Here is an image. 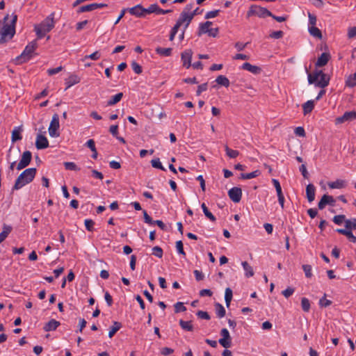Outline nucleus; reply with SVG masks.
Listing matches in <instances>:
<instances>
[{
	"label": "nucleus",
	"instance_id": "f257e3e1",
	"mask_svg": "<svg viewBox=\"0 0 356 356\" xmlns=\"http://www.w3.org/2000/svg\"><path fill=\"white\" fill-rule=\"evenodd\" d=\"M9 15H6L4 18V22L1 33L0 43H3L6 41V38L8 37L11 39L15 34V26L17 21V15L15 13L11 15V19L8 22Z\"/></svg>",
	"mask_w": 356,
	"mask_h": 356
},
{
	"label": "nucleus",
	"instance_id": "e2e57ef3",
	"mask_svg": "<svg viewBox=\"0 0 356 356\" xmlns=\"http://www.w3.org/2000/svg\"><path fill=\"white\" fill-rule=\"evenodd\" d=\"M143 218L145 222L149 224V225H153L154 220L152 218L148 215L147 212L145 210H143Z\"/></svg>",
	"mask_w": 356,
	"mask_h": 356
},
{
	"label": "nucleus",
	"instance_id": "20e7f679",
	"mask_svg": "<svg viewBox=\"0 0 356 356\" xmlns=\"http://www.w3.org/2000/svg\"><path fill=\"white\" fill-rule=\"evenodd\" d=\"M308 82L309 84L314 83L316 86L324 88L329 85L330 76L322 70H316L308 74Z\"/></svg>",
	"mask_w": 356,
	"mask_h": 356
},
{
	"label": "nucleus",
	"instance_id": "e433bc0d",
	"mask_svg": "<svg viewBox=\"0 0 356 356\" xmlns=\"http://www.w3.org/2000/svg\"><path fill=\"white\" fill-rule=\"evenodd\" d=\"M159 6L156 3L151 4L147 8H144L145 15L146 14L156 13L158 15Z\"/></svg>",
	"mask_w": 356,
	"mask_h": 356
},
{
	"label": "nucleus",
	"instance_id": "6e6d98bb",
	"mask_svg": "<svg viewBox=\"0 0 356 356\" xmlns=\"http://www.w3.org/2000/svg\"><path fill=\"white\" fill-rule=\"evenodd\" d=\"M196 314L198 316V318L202 319L209 320L211 318L207 312L200 310L197 312Z\"/></svg>",
	"mask_w": 356,
	"mask_h": 356
},
{
	"label": "nucleus",
	"instance_id": "37998d69",
	"mask_svg": "<svg viewBox=\"0 0 356 356\" xmlns=\"http://www.w3.org/2000/svg\"><path fill=\"white\" fill-rule=\"evenodd\" d=\"M152 166L154 168L160 169L161 170L165 171V168L163 166L160 159L159 158L152 159L151 161Z\"/></svg>",
	"mask_w": 356,
	"mask_h": 356
},
{
	"label": "nucleus",
	"instance_id": "bb28decb",
	"mask_svg": "<svg viewBox=\"0 0 356 356\" xmlns=\"http://www.w3.org/2000/svg\"><path fill=\"white\" fill-rule=\"evenodd\" d=\"M22 129L19 127H15V129L12 131V136H11V141L12 143H15L17 140H20L22 138V134H21Z\"/></svg>",
	"mask_w": 356,
	"mask_h": 356
},
{
	"label": "nucleus",
	"instance_id": "5fc2aeb1",
	"mask_svg": "<svg viewBox=\"0 0 356 356\" xmlns=\"http://www.w3.org/2000/svg\"><path fill=\"white\" fill-rule=\"evenodd\" d=\"M225 151L227 155L230 158H236L238 155V152L236 150L232 149L227 146L225 147Z\"/></svg>",
	"mask_w": 356,
	"mask_h": 356
},
{
	"label": "nucleus",
	"instance_id": "4c0bfd02",
	"mask_svg": "<svg viewBox=\"0 0 356 356\" xmlns=\"http://www.w3.org/2000/svg\"><path fill=\"white\" fill-rule=\"evenodd\" d=\"M346 86L353 88L356 86V73L350 74L346 81Z\"/></svg>",
	"mask_w": 356,
	"mask_h": 356
},
{
	"label": "nucleus",
	"instance_id": "cd10ccee",
	"mask_svg": "<svg viewBox=\"0 0 356 356\" xmlns=\"http://www.w3.org/2000/svg\"><path fill=\"white\" fill-rule=\"evenodd\" d=\"M328 186L330 188H343L346 186V181L342 179H337L335 181L329 182Z\"/></svg>",
	"mask_w": 356,
	"mask_h": 356
},
{
	"label": "nucleus",
	"instance_id": "4d7b16f0",
	"mask_svg": "<svg viewBox=\"0 0 356 356\" xmlns=\"http://www.w3.org/2000/svg\"><path fill=\"white\" fill-rule=\"evenodd\" d=\"M219 12H220L219 10H214L209 11L206 13L204 18L205 19L214 18L216 16H218Z\"/></svg>",
	"mask_w": 356,
	"mask_h": 356
},
{
	"label": "nucleus",
	"instance_id": "69168bd1",
	"mask_svg": "<svg viewBox=\"0 0 356 356\" xmlns=\"http://www.w3.org/2000/svg\"><path fill=\"white\" fill-rule=\"evenodd\" d=\"M331 304H332L331 300L325 299V297H323L319 300V305L321 307H327L330 306Z\"/></svg>",
	"mask_w": 356,
	"mask_h": 356
},
{
	"label": "nucleus",
	"instance_id": "58836bf2",
	"mask_svg": "<svg viewBox=\"0 0 356 356\" xmlns=\"http://www.w3.org/2000/svg\"><path fill=\"white\" fill-rule=\"evenodd\" d=\"M101 57V53L99 51H95L92 54L90 55H86L84 56V58L82 59L83 61H86L87 59H91L93 60H97Z\"/></svg>",
	"mask_w": 356,
	"mask_h": 356
},
{
	"label": "nucleus",
	"instance_id": "72a5a7b5",
	"mask_svg": "<svg viewBox=\"0 0 356 356\" xmlns=\"http://www.w3.org/2000/svg\"><path fill=\"white\" fill-rule=\"evenodd\" d=\"M94 10H95L94 3H90V4H88V5L80 6L77 9L76 13H86V12H90V11H92Z\"/></svg>",
	"mask_w": 356,
	"mask_h": 356
},
{
	"label": "nucleus",
	"instance_id": "f3484780",
	"mask_svg": "<svg viewBox=\"0 0 356 356\" xmlns=\"http://www.w3.org/2000/svg\"><path fill=\"white\" fill-rule=\"evenodd\" d=\"M81 81V79L76 74H71L67 79L65 80L66 85L65 90L73 86L74 85L79 83Z\"/></svg>",
	"mask_w": 356,
	"mask_h": 356
},
{
	"label": "nucleus",
	"instance_id": "13d9d810",
	"mask_svg": "<svg viewBox=\"0 0 356 356\" xmlns=\"http://www.w3.org/2000/svg\"><path fill=\"white\" fill-rule=\"evenodd\" d=\"M207 88H208L207 83H204L199 85L197 87V90L196 91V95L197 96L200 95V94L202 92L206 91L207 90Z\"/></svg>",
	"mask_w": 356,
	"mask_h": 356
},
{
	"label": "nucleus",
	"instance_id": "7c9ffc66",
	"mask_svg": "<svg viewBox=\"0 0 356 356\" xmlns=\"http://www.w3.org/2000/svg\"><path fill=\"white\" fill-rule=\"evenodd\" d=\"M179 324L180 327L186 331L192 332L193 330V325H192L191 321H185L181 319L179 321Z\"/></svg>",
	"mask_w": 356,
	"mask_h": 356
},
{
	"label": "nucleus",
	"instance_id": "052dcab7",
	"mask_svg": "<svg viewBox=\"0 0 356 356\" xmlns=\"http://www.w3.org/2000/svg\"><path fill=\"white\" fill-rule=\"evenodd\" d=\"M284 35V33L282 31H273L270 34V37L274 39H280L282 38Z\"/></svg>",
	"mask_w": 356,
	"mask_h": 356
},
{
	"label": "nucleus",
	"instance_id": "2f4dec72",
	"mask_svg": "<svg viewBox=\"0 0 356 356\" xmlns=\"http://www.w3.org/2000/svg\"><path fill=\"white\" fill-rule=\"evenodd\" d=\"M216 82L222 86L228 87L229 86V80L224 75H219L216 79Z\"/></svg>",
	"mask_w": 356,
	"mask_h": 356
},
{
	"label": "nucleus",
	"instance_id": "49530a36",
	"mask_svg": "<svg viewBox=\"0 0 356 356\" xmlns=\"http://www.w3.org/2000/svg\"><path fill=\"white\" fill-rule=\"evenodd\" d=\"M65 168L67 170H74L78 171L80 170L79 168L74 162H65L64 163Z\"/></svg>",
	"mask_w": 356,
	"mask_h": 356
},
{
	"label": "nucleus",
	"instance_id": "680f3d73",
	"mask_svg": "<svg viewBox=\"0 0 356 356\" xmlns=\"http://www.w3.org/2000/svg\"><path fill=\"white\" fill-rule=\"evenodd\" d=\"M62 70H63V67L62 66H59V67H56V68H50V69L47 70V74L49 76H52V75H54V74L60 72V71H62Z\"/></svg>",
	"mask_w": 356,
	"mask_h": 356
},
{
	"label": "nucleus",
	"instance_id": "dca6fc26",
	"mask_svg": "<svg viewBox=\"0 0 356 356\" xmlns=\"http://www.w3.org/2000/svg\"><path fill=\"white\" fill-rule=\"evenodd\" d=\"M192 19H193L191 18V17L186 15L185 13H180L177 22H179L180 26L182 25L184 26L182 30H184L186 31Z\"/></svg>",
	"mask_w": 356,
	"mask_h": 356
},
{
	"label": "nucleus",
	"instance_id": "c85d7f7f",
	"mask_svg": "<svg viewBox=\"0 0 356 356\" xmlns=\"http://www.w3.org/2000/svg\"><path fill=\"white\" fill-rule=\"evenodd\" d=\"M122 92H118L114 96H112L111 99L107 102V106H110L116 104L122 99Z\"/></svg>",
	"mask_w": 356,
	"mask_h": 356
},
{
	"label": "nucleus",
	"instance_id": "7ed1b4c3",
	"mask_svg": "<svg viewBox=\"0 0 356 356\" xmlns=\"http://www.w3.org/2000/svg\"><path fill=\"white\" fill-rule=\"evenodd\" d=\"M37 170L35 168H27L17 178L12 190H19L25 185L31 183L35 177Z\"/></svg>",
	"mask_w": 356,
	"mask_h": 356
},
{
	"label": "nucleus",
	"instance_id": "603ef678",
	"mask_svg": "<svg viewBox=\"0 0 356 356\" xmlns=\"http://www.w3.org/2000/svg\"><path fill=\"white\" fill-rule=\"evenodd\" d=\"M176 248L179 254L183 255L184 257L186 256V252L184 250L183 243L181 241H178L176 242Z\"/></svg>",
	"mask_w": 356,
	"mask_h": 356
},
{
	"label": "nucleus",
	"instance_id": "8fccbe9b",
	"mask_svg": "<svg viewBox=\"0 0 356 356\" xmlns=\"http://www.w3.org/2000/svg\"><path fill=\"white\" fill-rule=\"evenodd\" d=\"M175 313L185 312L186 310V307L184 305V303L181 302H177L174 305Z\"/></svg>",
	"mask_w": 356,
	"mask_h": 356
},
{
	"label": "nucleus",
	"instance_id": "6e6552de",
	"mask_svg": "<svg viewBox=\"0 0 356 356\" xmlns=\"http://www.w3.org/2000/svg\"><path fill=\"white\" fill-rule=\"evenodd\" d=\"M31 159H32L31 152L29 150L24 152V153L22 155V158L17 165V170H21L25 168L26 167H27L30 164Z\"/></svg>",
	"mask_w": 356,
	"mask_h": 356
},
{
	"label": "nucleus",
	"instance_id": "f8f14e48",
	"mask_svg": "<svg viewBox=\"0 0 356 356\" xmlns=\"http://www.w3.org/2000/svg\"><path fill=\"white\" fill-rule=\"evenodd\" d=\"M356 118V112L354 111H347L343 113L342 116H340L336 119L337 124H341L345 122L352 121Z\"/></svg>",
	"mask_w": 356,
	"mask_h": 356
},
{
	"label": "nucleus",
	"instance_id": "9d476101",
	"mask_svg": "<svg viewBox=\"0 0 356 356\" xmlns=\"http://www.w3.org/2000/svg\"><path fill=\"white\" fill-rule=\"evenodd\" d=\"M272 182H273V184L275 188L276 192H277L279 204H280L282 209H284V196L283 195L280 181L276 179H273Z\"/></svg>",
	"mask_w": 356,
	"mask_h": 356
},
{
	"label": "nucleus",
	"instance_id": "b1692460",
	"mask_svg": "<svg viewBox=\"0 0 356 356\" xmlns=\"http://www.w3.org/2000/svg\"><path fill=\"white\" fill-rule=\"evenodd\" d=\"M13 228L10 225L4 224L3 226V230L0 233V243L3 242L11 232Z\"/></svg>",
	"mask_w": 356,
	"mask_h": 356
},
{
	"label": "nucleus",
	"instance_id": "a878e982",
	"mask_svg": "<svg viewBox=\"0 0 356 356\" xmlns=\"http://www.w3.org/2000/svg\"><path fill=\"white\" fill-rule=\"evenodd\" d=\"M246 71H248L253 74L257 75L261 73L262 69L259 66L253 65L246 62Z\"/></svg>",
	"mask_w": 356,
	"mask_h": 356
},
{
	"label": "nucleus",
	"instance_id": "3c124183",
	"mask_svg": "<svg viewBox=\"0 0 356 356\" xmlns=\"http://www.w3.org/2000/svg\"><path fill=\"white\" fill-rule=\"evenodd\" d=\"M152 254L158 258H162L163 252L159 246H154L152 248Z\"/></svg>",
	"mask_w": 356,
	"mask_h": 356
},
{
	"label": "nucleus",
	"instance_id": "0eeeda50",
	"mask_svg": "<svg viewBox=\"0 0 356 356\" xmlns=\"http://www.w3.org/2000/svg\"><path fill=\"white\" fill-rule=\"evenodd\" d=\"M59 115L57 113L53 115L51 121L50 122V125L49 127V134L51 137H58L59 136V132L58 130L59 129Z\"/></svg>",
	"mask_w": 356,
	"mask_h": 356
},
{
	"label": "nucleus",
	"instance_id": "6ab92c4d",
	"mask_svg": "<svg viewBox=\"0 0 356 356\" xmlns=\"http://www.w3.org/2000/svg\"><path fill=\"white\" fill-rule=\"evenodd\" d=\"M316 188L312 184H309L306 187V195L308 201L312 202L315 199Z\"/></svg>",
	"mask_w": 356,
	"mask_h": 356
},
{
	"label": "nucleus",
	"instance_id": "4be33fe9",
	"mask_svg": "<svg viewBox=\"0 0 356 356\" xmlns=\"http://www.w3.org/2000/svg\"><path fill=\"white\" fill-rule=\"evenodd\" d=\"M211 24L212 22L210 21H207L204 23H200L198 28L197 35L200 36L202 34L208 33L209 27Z\"/></svg>",
	"mask_w": 356,
	"mask_h": 356
},
{
	"label": "nucleus",
	"instance_id": "473e14b6",
	"mask_svg": "<svg viewBox=\"0 0 356 356\" xmlns=\"http://www.w3.org/2000/svg\"><path fill=\"white\" fill-rule=\"evenodd\" d=\"M215 309H216V315L218 318H222L225 316V313H226L225 309L221 304H220L218 302L216 303L215 304Z\"/></svg>",
	"mask_w": 356,
	"mask_h": 356
},
{
	"label": "nucleus",
	"instance_id": "f704fd0d",
	"mask_svg": "<svg viewBox=\"0 0 356 356\" xmlns=\"http://www.w3.org/2000/svg\"><path fill=\"white\" fill-rule=\"evenodd\" d=\"M201 207L207 218H208L212 222L216 221V217L209 211L208 208L207 207L204 203L202 204Z\"/></svg>",
	"mask_w": 356,
	"mask_h": 356
},
{
	"label": "nucleus",
	"instance_id": "9b49d317",
	"mask_svg": "<svg viewBox=\"0 0 356 356\" xmlns=\"http://www.w3.org/2000/svg\"><path fill=\"white\" fill-rule=\"evenodd\" d=\"M193 51L191 49H186L181 54V60L183 63V66L188 69L191 66Z\"/></svg>",
	"mask_w": 356,
	"mask_h": 356
},
{
	"label": "nucleus",
	"instance_id": "09e8293b",
	"mask_svg": "<svg viewBox=\"0 0 356 356\" xmlns=\"http://www.w3.org/2000/svg\"><path fill=\"white\" fill-rule=\"evenodd\" d=\"M86 229L89 232L94 231L95 222L91 219H86L84 221Z\"/></svg>",
	"mask_w": 356,
	"mask_h": 356
},
{
	"label": "nucleus",
	"instance_id": "39448f33",
	"mask_svg": "<svg viewBox=\"0 0 356 356\" xmlns=\"http://www.w3.org/2000/svg\"><path fill=\"white\" fill-rule=\"evenodd\" d=\"M37 39L32 40L25 47L22 54L15 58L17 65L22 64L29 61L35 55L34 51L38 48Z\"/></svg>",
	"mask_w": 356,
	"mask_h": 356
},
{
	"label": "nucleus",
	"instance_id": "ddd939ff",
	"mask_svg": "<svg viewBox=\"0 0 356 356\" xmlns=\"http://www.w3.org/2000/svg\"><path fill=\"white\" fill-rule=\"evenodd\" d=\"M228 195L234 202H238L242 197V190L238 187H233L229 191Z\"/></svg>",
	"mask_w": 356,
	"mask_h": 356
},
{
	"label": "nucleus",
	"instance_id": "0e129e2a",
	"mask_svg": "<svg viewBox=\"0 0 356 356\" xmlns=\"http://www.w3.org/2000/svg\"><path fill=\"white\" fill-rule=\"evenodd\" d=\"M260 174H261V171L259 170H256L254 172H252L250 173H246V179H250L257 177L259 175H260Z\"/></svg>",
	"mask_w": 356,
	"mask_h": 356
},
{
	"label": "nucleus",
	"instance_id": "393cba45",
	"mask_svg": "<svg viewBox=\"0 0 356 356\" xmlns=\"http://www.w3.org/2000/svg\"><path fill=\"white\" fill-rule=\"evenodd\" d=\"M314 108V101L309 100L302 104L304 115L310 113Z\"/></svg>",
	"mask_w": 356,
	"mask_h": 356
},
{
	"label": "nucleus",
	"instance_id": "1a4fd4ad",
	"mask_svg": "<svg viewBox=\"0 0 356 356\" xmlns=\"http://www.w3.org/2000/svg\"><path fill=\"white\" fill-rule=\"evenodd\" d=\"M220 335L222 338L220 339L218 341L220 344L225 348H229L231 346V339L227 329H222L220 331Z\"/></svg>",
	"mask_w": 356,
	"mask_h": 356
},
{
	"label": "nucleus",
	"instance_id": "2eb2a0df",
	"mask_svg": "<svg viewBox=\"0 0 356 356\" xmlns=\"http://www.w3.org/2000/svg\"><path fill=\"white\" fill-rule=\"evenodd\" d=\"M127 10L131 15L137 17H145L144 8L140 4H138L132 8H128Z\"/></svg>",
	"mask_w": 356,
	"mask_h": 356
},
{
	"label": "nucleus",
	"instance_id": "412c9836",
	"mask_svg": "<svg viewBox=\"0 0 356 356\" xmlns=\"http://www.w3.org/2000/svg\"><path fill=\"white\" fill-rule=\"evenodd\" d=\"M336 232L346 236L350 242L354 243H356V236H354L352 231L339 228L336 229Z\"/></svg>",
	"mask_w": 356,
	"mask_h": 356
},
{
	"label": "nucleus",
	"instance_id": "aec40b11",
	"mask_svg": "<svg viewBox=\"0 0 356 356\" xmlns=\"http://www.w3.org/2000/svg\"><path fill=\"white\" fill-rule=\"evenodd\" d=\"M60 325V323L59 321L55 319H51L44 325L43 329L45 332L54 331L56 330Z\"/></svg>",
	"mask_w": 356,
	"mask_h": 356
},
{
	"label": "nucleus",
	"instance_id": "5701e85b",
	"mask_svg": "<svg viewBox=\"0 0 356 356\" xmlns=\"http://www.w3.org/2000/svg\"><path fill=\"white\" fill-rule=\"evenodd\" d=\"M156 53L163 57H168L172 55V49L170 47L163 48L161 47H158L155 49Z\"/></svg>",
	"mask_w": 356,
	"mask_h": 356
},
{
	"label": "nucleus",
	"instance_id": "c756f323",
	"mask_svg": "<svg viewBox=\"0 0 356 356\" xmlns=\"http://www.w3.org/2000/svg\"><path fill=\"white\" fill-rule=\"evenodd\" d=\"M122 327V324L120 322L114 321L113 325L111 327L108 337L112 338L114 334Z\"/></svg>",
	"mask_w": 356,
	"mask_h": 356
},
{
	"label": "nucleus",
	"instance_id": "ea45409f",
	"mask_svg": "<svg viewBox=\"0 0 356 356\" xmlns=\"http://www.w3.org/2000/svg\"><path fill=\"white\" fill-rule=\"evenodd\" d=\"M345 229L352 230L356 229V218H353L352 220L348 219L345 221Z\"/></svg>",
	"mask_w": 356,
	"mask_h": 356
},
{
	"label": "nucleus",
	"instance_id": "a18cd8bd",
	"mask_svg": "<svg viewBox=\"0 0 356 356\" xmlns=\"http://www.w3.org/2000/svg\"><path fill=\"white\" fill-rule=\"evenodd\" d=\"M321 198L323 200H324L325 204H330L331 206L334 205L335 200L332 196L325 194Z\"/></svg>",
	"mask_w": 356,
	"mask_h": 356
},
{
	"label": "nucleus",
	"instance_id": "de8ad7c7",
	"mask_svg": "<svg viewBox=\"0 0 356 356\" xmlns=\"http://www.w3.org/2000/svg\"><path fill=\"white\" fill-rule=\"evenodd\" d=\"M302 269L304 270V273L305 274L306 277L310 278L312 276V268L311 265L309 264H304L302 265Z\"/></svg>",
	"mask_w": 356,
	"mask_h": 356
},
{
	"label": "nucleus",
	"instance_id": "864d4df0",
	"mask_svg": "<svg viewBox=\"0 0 356 356\" xmlns=\"http://www.w3.org/2000/svg\"><path fill=\"white\" fill-rule=\"evenodd\" d=\"M131 67L136 74H140L142 73V67L136 61L131 63Z\"/></svg>",
	"mask_w": 356,
	"mask_h": 356
},
{
	"label": "nucleus",
	"instance_id": "a211bd4d",
	"mask_svg": "<svg viewBox=\"0 0 356 356\" xmlns=\"http://www.w3.org/2000/svg\"><path fill=\"white\" fill-rule=\"evenodd\" d=\"M330 58V54L327 52H323L318 57L315 65L316 67H323L328 63Z\"/></svg>",
	"mask_w": 356,
	"mask_h": 356
},
{
	"label": "nucleus",
	"instance_id": "c9c22d12",
	"mask_svg": "<svg viewBox=\"0 0 356 356\" xmlns=\"http://www.w3.org/2000/svg\"><path fill=\"white\" fill-rule=\"evenodd\" d=\"M232 296H233L232 290L230 288H227L225 289V301L226 303V306L227 307H229L230 305Z\"/></svg>",
	"mask_w": 356,
	"mask_h": 356
},
{
	"label": "nucleus",
	"instance_id": "79ce46f5",
	"mask_svg": "<svg viewBox=\"0 0 356 356\" xmlns=\"http://www.w3.org/2000/svg\"><path fill=\"white\" fill-rule=\"evenodd\" d=\"M309 31L312 35H313L316 38H318L320 39L322 38L321 31H320V29L316 27L315 26H311L309 29Z\"/></svg>",
	"mask_w": 356,
	"mask_h": 356
},
{
	"label": "nucleus",
	"instance_id": "f03ea898",
	"mask_svg": "<svg viewBox=\"0 0 356 356\" xmlns=\"http://www.w3.org/2000/svg\"><path fill=\"white\" fill-rule=\"evenodd\" d=\"M54 13H51L42 22L34 26L37 40L43 38L47 33L50 32L54 28Z\"/></svg>",
	"mask_w": 356,
	"mask_h": 356
},
{
	"label": "nucleus",
	"instance_id": "bf43d9fd",
	"mask_svg": "<svg viewBox=\"0 0 356 356\" xmlns=\"http://www.w3.org/2000/svg\"><path fill=\"white\" fill-rule=\"evenodd\" d=\"M294 291L293 288L289 286L284 290L282 293L285 298H288L294 293Z\"/></svg>",
	"mask_w": 356,
	"mask_h": 356
},
{
	"label": "nucleus",
	"instance_id": "c03bdc74",
	"mask_svg": "<svg viewBox=\"0 0 356 356\" xmlns=\"http://www.w3.org/2000/svg\"><path fill=\"white\" fill-rule=\"evenodd\" d=\"M301 307L305 312H308L310 309V302L307 298H302Z\"/></svg>",
	"mask_w": 356,
	"mask_h": 356
},
{
	"label": "nucleus",
	"instance_id": "423d86ee",
	"mask_svg": "<svg viewBox=\"0 0 356 356\" xmlns=\"http://www.w3.org/2000/svg\"><path fill=\"white\" fill-rule=\"evenodd\" d=\"M248 16L256 15L259 17L265 18L266 17L273 16V13L267 8L257 5H252L250 7L248 12Z\"/></svg>",
	"mask_w": 356,
	"mask_h": 356
},
{
	"label": "nucleus",
	"instance_id": "a19ab883",
	"mask_svg": "<svg viewBox=\"0 0 356 356\" xmlns=\"http://www.w3.org/2000/svg\"><path fill=\"white\" fill-rule=\"evenodd\" d=\"M348 219L346 218V216L343 214L334 216L332 221L337 225H341L343 222H345Z\"/></svg>",
	"mask_w": 356,
	"mask_h": 356
},
{
	"label": "nucleus",
	"instance_id": "4468645a",
	"mask_svg": "<svg viewBox=\"0 0 356 356\" xmlns=\"http://www.w3.org/2000/svg\"><path fill=\"white\" fill-rule=\"evenodd\" d=\"M35 147L38 149L47 148L49 147V141L47 138L42 134H38L35 140Z\"/></svg>",
	"mask_w": 356,
	"mask_h": 356
},
{
	"label": "nucleus",
	"instance_id": "338daca9",
	"mask_svg": "<svg viewBox=\"0 0 356 356\" xmlns=\"http://www.w3.org/2000/svg\"><path fill=\"white\" fill-rule=\"evenodd\" d=\"M193 8V3H188L185 6V8H184L183 11L181 13H185L186 15L190 16Z\"/></svg>",
	"mask_w": 356,
	"mask_h": 356
},
{
	"label": "nucleus",
	"instance_id": "774afa93",
	"mask_svg": "<svg viewBox=\"0 0 356 356\" xmlns=\"http://www.w3.org/2000/svg\"><path fill=\"white\" fill-rule=\"evenodd\" d=\"M356 36V26L350 27L348 31V37L353 38Z\"/></svg>",
	"mask_w": 356,
	"mask_h": 356
}]
</instances>
